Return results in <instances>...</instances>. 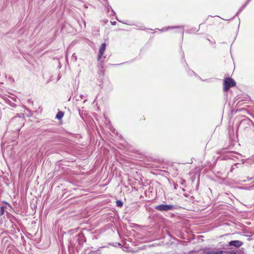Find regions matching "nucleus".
<instances>
[{
	"instance_id": "f257e3e1",
	"label": "nucleus",
	"mask_w": 254,
	"mask_h": 254,
	"mask_svg": "<svg viewBox=\"0 0 254 254\" xmlns=\"http://www.w3.org/2000/svg\"><path fill=\"white\" fill-rule=\"evenodd\" d=\"M224 90L227 91L231 87H234L236 86V82L231 78L228 77L226 78L224 80Z\"/></svg>"
},
{
	"instance_id": "f03ea898",
	"label": "nucleus",
	"mask_w": 254,
	"mask_h": 254,
	"mask_svg": "<svg viewBox=\"0 0 254 254\" xmlns=\"http://www.w3.org/2000/svg\"><path fill=\"white\" fill-rule=\"evenodd\" d=\"M155 208L160 211H167L172 210L174 206L170 204H160L155 206Z\"/></svg>"
},
{
	"instance_id": "7ed1b4c3",
	"label": "nucleus",
	"mask_w": 254,
	"mask_h": 254,
	"mask_svg": "<svg viewBox=\"0 0 254 254\" xmlns=\"http://www.w3.org/2000/svg\"><path fill=\"white\" fill-rule=\"evenodd\" d=\"M243 245V243L239 240H235L230 241L229 244V246H233L236 248H239Z\"/></svg>"
},
{
	"instance_id": "20e7f679",
	"label": "nucleus",
	"mask_w": 254,
	"mask_h": 254,
	"mask_svg": "<svg viewBox=\"0 0 254 254\" xmlns=\"http://www.w3.org/2000/svg\"><path fill=\"white\" fill-rule=\"evenodd\" d=\"M106 44L102 43L100 47L98 56V60L99 61L103 56L106 49Z\"/></svg>"
},
{
	"instance_id": "39448f33",
	"label": "nucleus",
	"mask_w": 254,
	"mask_h": 254,
	"mask_svg": "<svg viewBox=\"0 0 254 254\" xmlns=\"http://www.w3.org/2000/svg\"><path fill=\"white\" fill-rule=\"evenodd\" d=\"M223 251H218L217 252L215 251H210L207 252L206 254H223Z\"/></svg>"
},
{
	"instance_id": "423d86ee",
	"label": "nucleus",
	"mask_w": 254,
	"mask_h": 254,
	"mask_svg": "<svg viewBox=\"0 0 254 254\" xmlns=\"http://www.w3.org/2000/svg\"><path fill=\"white\" fill-rule=\"evenodd\" d=\"M63 116H64V113L63 112L59 111L57 113L56 117L57 119H58L59 120H61L63 117Z\"/></svg>"
},
{
	"instance_id": "0eeeda50",
	"label": "nucleus",
	"mask_w": 254,
	"mask_h": 254,
	"mask_svg": "<svg viewBox=\"0 0 254 254\" xmlns=\"http://www.w3.org/2000/svg\"><path fill=\"white\" fill-rule=\"evenodd\" d=\"M116 204L118 206L122 207L123 205V203L121 200H117L116 201Z\"/></svg>"
},
{
	"instance_id": "6e6552de",
	"label": "nucleus",
	"mask_w": 254,
	"mask_h": 254,
	"mask_svg": "<svg viewBox=\"0 0 254 254\" xmlns=\"http://www.w3.org/2000/svg\"><path fill=\"white\" fill-rule=\"evenodd\" d=\"M4 213V207L2 206L0 207V215H3Z\"/></svg>"
},
{
	"instance_id": "1a4fd4ad",
	"label": "nucleus",
	"mask_w": 254,
	"mask_h": 254,
	"mask_svg": "<svg viewBox=\"0 0 254 254\" xmlns=\"http://www.w3.org/2000/svg\"><path fill=\"white\" fill-rule=\"evenodd\" d=\"M228 254H237L236 252L234 251H231Z\"/></svg>"
},
{
	"instance_id": "9d476101",
	"label": "nucleus",
	"mask_w": 254,
	"mask_h": 254,
	"mask_svg": "<svg viewBox=\"0 0 254 254\" xmlns=\"http://www.w3.org/2000/svg\"><path fill=\"white\" fill-rule=\"evenodd\" d=\"M112 24L113 25H115L116 24V21H114V22H111Z\"/></svg>"
},
{
	"instance_id": "9b49d317",
	"label": "nucleus",
	"mask_w": 254,
	"mask_h": 254,
	"mask_svg": "<svg viewBox=\"0 0 254 254\" xmlns=\"http://www.w3.org/2000/svg\"><path fill=\"white\" fill-rule=\"evenodd\" d=\"M74 58H75V60H76V57L75 56L74 57H73Z\"/></svg>"
}]
</instances>
